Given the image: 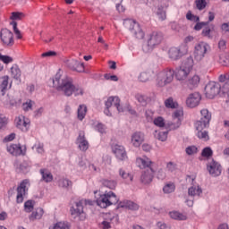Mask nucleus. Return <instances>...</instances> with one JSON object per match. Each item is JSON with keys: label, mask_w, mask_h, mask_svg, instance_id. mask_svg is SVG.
<instances>
[{"label": "nucleus", "mask_w": 229, "mask_h": 229, "mask_svg": "<svg viewBox=\"0 0 229 229\" xmlns=\"http://www.w3.org/2000/svg\"><path fill=\"white\" fill-rule=\"evenodd\" d=\"M53 85L58 92H63L64 96H83V89L79 85L72 84V79L57 72L53 79Z\"/></svg>", "instance_id": "obj_1"}, {"label": "nucleus", "mask_w": 229, "mask_h": 229, "mask_svg": "<svg viewBox=\"0 0 229 229\" xmlns=\"http://www.w3.org/2000/svg\"><path fill=\"white\" fill-rule=\"evenodd\" d=\"M140 167L143 169L140 176L141 183L148 185L153 182L155 176V170H153V162L148 157L142 158L140 157L137 159Z\"/></svg>", "instance_id": "obj_2"}, {"label": "nucleus", "mask_w": 229, "mask_h": 229, "mask_svg": "<svg viewBox=\"0 0 229 229\" xmlns=\"http://www.w3.org/2000/svg\"><path fill=\"white\" fill-rule=\"evenodd\" d=\"M164 40V33L160 31H153L147 37V42L142 46V51L145 54L153 53L155 47L160 46Z\"/></svg>", "instance_id": "obj_3"}, {"label": "nucleus", "mask_w": 229, "mask_h": 229, "mask_svg": "<svg viewBox=\"0 0 229 229\" xmlns=\"http://www.w3.org/2000/svg\"><path fill=\"white\" fill-rule=\"evenodd\" d=\"M123 24L125 28L129 30L131 35L134 36L135 38H138V40H142V38H144V30H142V28L139 22L133 20H125Z\"/></svg>", "instance_id": "obj_4"}, {"label": "nucleus", "mask_w": 229, "mask_h": 229, "mask_svg": "<svg viewBox=\"0 0 229 229\" xmlns=\"http://www.w3.org/2000/svg\"><path fill=\"white\" fill-rule=\"evenodd\" d=\"M174 80V70L167 68L157 73V85L165 87Z\"/></svg>", "instance_id": "obj_5"}, {"label": "nucleus", "mask_w": 229, "mask_h": 229, "mask_svg": "<svg viewBox=\"0 0 229 229\" xmlns=\"http://www.w3.org/2000/svg\"><path fill=\"white\" fill-rule=\"evenodd\" d=\"M119 202V199L115 196V193L109 191L101 195L98 199H97V204L100 208H106L110 205H116Z\"/></svg>", "instance_id": "obj_6"}, {"label": "nucleus", "mask_w": 229, "mask_h": 229, "mask_svg": "<svg viewBox=\"0 0 229 229\" xmlns=\"http://www.w3.org/2000/svg\"><path fill=\"white\" fill-rule=\"evenodd\" d=\"M225 84H221L216 81L208 82L205 87V94L208 99H214L216 96L219 95V92H223V87Z\"/></svg>", "instance_id": "obj_7"}, {"label": "nucleus", "mask_w": 229, "mask_h": 229, "mask_svg": "<svg viewBox=\"0 0 229 229\" xmlns=\"http://www.w3.org/2000/svg\"><path fill=\"white\" fill-rule=\"evenodd\" d=\"M212 119V114L208 109L200 110V119L195 123L196 130H205L210 126V121Z\"/></svg>", "instance_id": "obj_8"}, {"label": "nucleus", "mask_w": 229, "mask_h": 229, "mask_svg": "<svg viewBox=\"0 0 229 229\" xmlns=\"http://www.w3.org/2000/svg\"><path fill=\"white\" fill-rule=\"evenodd\" d=\"M11 21V26H13V30L14 31V34L16 35L17 38H22V34H21V30L17 28V21H22L23 19H26V14L21 12H13L10 16Z\"/></svg>", "instance_id": "obj_9"}, {"label": "nucleus", "mask_w": 229, "mask_h": 229, "mask_svg": "<svg viewBox=\"0 0 229 229\" xmlns=\"http://www.w3.org/2000/svg\"><path fill=\"white\" fill-rule=\"evenodd\" d=\"M0 38L3 46L5 47H12L13 44H15V41L13 39V32H12L8 29H3L0 31Z\"/></svg>", "instance_id": "obj_10"}, {"label": "nucleus", "mask_w": 229, "mask_h": 229, "mask_svg": "<svg viewBox=\"0 0 229 229\" xmlns=\"http://www.w3.org/2000/svg\"><path fill=\"white\" fill-rule=\"evenodd\" d=\"M30 188V180H23L17 188V197L16 202L22 203L24 201V196H26V192H28V189Z\"/></svg>", "instance_id": "obj_11"}, {"label": "nucleus", "mask_w": 229, "mask_h": 229, "mask_svg": "<svg viewBox=\"0 0 229 229\" xmlns=\"http://www.w3.org/2000/svg\"><path fill=\"white\" fill-rule=\"evenodd\" d=\"M207 51H208V45L205 42H200L195 46L194 50V58L197 62H201L203 58H205V55H207Z\"/></svg>", "instance_id": "obj_12"}, {"label": "nucleus", "mask_w": 229, "mask_h": 229, "mask_svg": "<svg viewBox=\"0 0 229 229\" xmlns=\"http://www.w3.org/2000/svg\"><path fill=\"white\" fill-rule=\"evenodd\" d=\"M207 169L209 174L216 178L221 176L223 166H221V164L217 163L216 160L211 159L207 165Z\"/></svg>", "instance_id": "obj_13"}, {"label": "nucleus", "mask_w": 229, "mask_h": 229, "mask_svg": "<svg viewBox=\"0 0 229 229\" xmlns=\"http://www.w3.org/2000/svg\"><path fill=\"white\" fill-rule=\"evenodd\" d=\"M187 51V46H181L179 47H173L168 51L169 58H171V60H180L183 55H186Z\"/></svg>", "instance_id": "obj_14"}, {"label": "nucleus", "mask_w": 229, "mask_h": 229, "mask_svg": "<svg viewBox=\"0 0 229 229\" xmlns=\"http://www.w3.org/2000/svg\"><path fill=\"white\" fill-rule=\"evenodd\" d=\"M64 64L68 69L71 71H74L75 72H84L85 66L83 64L80 63V61L76 59H67L64 61Z\"/></svg>", "instance_id": "obj_15"}, {"label": "nucleus", "mask_w": 229, "mask_h": 229, "mask_svg": "<svg viewBox=\"0 0 229 229\" xmlns=\"http://www.w3.org/2000/svg\"><path fill=\"white\" fill-rule=\"evenodd\" d=\"M183 115V111L176 110L173 114V122L168 123L170 130H178L182 125V117Z\"/></svg>", "instance_id": "obj_16"}, {"label": "nucleus", "mask_w": 229, "mask_h": 229, "mask_svg": "<svg viewBox=\"0 0 229 229\" xmlns=\"http://www.w3.org/2000/svg\"><path fill=\"white\" fill-rule=\"evenodd\" d=\"M16 128L21 131H28L30 130V119L23 115H20L15 119Z\"/></svg>", "instance_id": "obj_17"}, {"label": "nucleus", "mask_w": 229, "mask_h": 229, "mask_svg": "<svg viewBox=\"0 0 229 229\" xmlns=\"http://www.w3.org/2000/svg\"><path fill=\"white\" fill-rule=\"evenodd\" d=\"M199 101H201V95L198 92L191 93L186 99V105L189 108H196L199 105Z\"/></svg>", "instance_id": "obj_18"}, {"label": "nucleus", "mask_w": 229, "mask_h": 229, "mask_svg": "<svg viewBox=\"0 0 229 229\" xmlns=\"http://www.w3.org/2000/svg\"><path fill=\"white\" fill-rule=\"evenodd\" d=\"M113 153L115 155L118 160L123 161L128 159V154L126 153V148H124V147L122 145H119V144L114 145Z\"/></svg>", "instance_id": "obj_19"}, {"label": "nucleus", "mask_w": 229, "mask_h": 229, "mask_svg": "<svg viewBox=\"0 0 229 229\" xmlns=\"http://www.w3.org/2000/svg\"><path fill=\"white\" fill-rule=\"evenodd\" d=\"M88 203L90 205V201H87L85 199H81L79 202H76L75 205L72 207V216H75V217L81 216V214H83V206L87 205Z\"/></svg>", "instance_id": "obj_20"}, {"label": "nucleus", "mask_w": 229, "mask_h": 229, "mask_svg": "<svg viewBox=\"0 0 229 229\" xmlns=\"http://www.w3.org/2000/svg\"><path fill=\"white\" fill-rule=\"evenodd\" d=\"M7 151L14 157H19L20 155H26V147L22 148L21 145L12 144L7 147Z\"/></svg>", "instance_id": "obj_21"}, {"label": "nucleus", "mask_w": 229, "mask_h": 229, "mask_svg": "<svg viewBox=\"0 0 229 229\" xmlns=\"http://www.w3.org/2000/svg\"><path fill=\"white\" fill-rule=\"evenodd\" d=\"M77 144L81 151H87L89 149V141L85 138V131H81L77 138Z\"/></svg>", "instance_id": "obj_22"}, {"label": "nucleus", "mask_w": 229, "mask_h": 229, "mask_svg": "<svg viewBox=\"0 0 229 229\" xmlns=\"http://www.w3.org/2000/svg\"><path fill=\"white\" fill-rule=\"evenodd\" d=\"M131 142L134 148H140V146L144 142V133L140 131H136L131 135Z\"/></svg>", "instance_id": "obj_23"}, {"label": "nucleus", "mask_w": 229, "mask_h": 229, "mask_svg": "<svg viewBox=\"0 0 229 229\" xmlns=\"http://www.w3.org/2000/svg\"><path fill=\"white\" fill-rule=\"evenodd\" d=\"M115 106L118 112H123V108L121 107V99L118 97H109L107 101H106V107L110 108V106Z\"/></svg>", "instance_id": "obj_24"}, {"label": "nucleus", "mask_w": 229, "mask_h": 229, "mask_svg": "<svg viewBox=\"0 0 229 229\" xmlns=\"http://www.w3.org/2000/svg\"><path fill=\"white\" fill-rule=\"evenodd\" d=\"M119 208H128L129 210H139V205L131 200H123L118 204Z\"/></svg>", "instance_id": "obj_25"}, {"label": "nucleus", "mask_w": 229, "mask_h": 229, "mask_svg": "<svg viewBox=\"0 0 229 229\" xmlns=\"http://www.w3.org/2000/svg\"><path fill=\"white\" fill-rule=\"evenodd\" d=\"M8 80H10V77L7 75L0 77V98L4 96L8 90Z\"/></svg>", "instance_id": "obj_26"}, {"label": "nucleus", "mask_w": 229, "mask_h": 229, "mask_svg": "<svg viewBox=\"0 0 229 229\" xmlns=\"http://www.w3.org/2000/svg\"><path fill=\"white\" fill-rule=\"evenodd\" d=\"M190 73L191 72H189V70H186L185 68H182V66H181L175 71V78L179 81H182V80H185Z\"/></svg>", "instance_id": "obj_27"}, {"label": "nucleus", "mask_w": 229, "mask_h": 229, "mask_svg": "<svg viewBox=\"0 0 229 229\" xmlns=\"http://www.w3.org/2000/svg\"><path fill=\"white\" fill-rule=\"evenodd\" d=\"M200 78L199 75H193L188 79L186 81L188 88L192 90L199 85Z\"/></svg>", "instance_id": "obj_28"}, {"label": "nucleus", "mask_w": 229, "mask_h": 229, "mask_svg": "<svg viewBox=\"0 0 229 229\" xmlns=\"http://www.w3.org/2000/svg\"><path fill=\"white\" fill-rule=\"evenodd\" d=\"M135 99L138 101V103H140L141 106H147L148 103L151 101V98L140 93L136 94Z\"/></svg>", "instance_id": "obj_29"}, {"label": "nucleus", "mask_w": 229, "mask_h": 229, "mask_svg": "<svg viewBox=\"0 0 229 229\" xmlns=\"http://www.w3.org/2000/svg\"><path fill=\"white\" fill-rule=\"evenodd\" d=\"M181 67L191 72L194 67V59L190 55L182 64Z\"/></svg>", "instance_id": "obj_30"}, {"label": "nucleus", "mask_w": 229, "mask_h": 229, "mask_svg": "<svg viewBox=\"0 0 229 229\" xmlns=\"http://www.w3.org/2000/svg\"><path fill=\"white\" fill-rule=\"evenodd\" d=\"M44 216V209L42 208H36L29 216L30 221H36V219H42Z\"/></svg>", "instance_id": "obj_31"}, {"label": "nucleus", "mask_w": 229, "mask_h": 229, "mask_svg": "<svg viewBox=\"0 0 229 229\" xmlns=\"http://www.w3.org/2000/svg\"><path fill=\"white\" fill-rule=\"evenodd\" d=\"M41 175H42V181L46 182V183H49L53 182V174L49 170L41 169L40 170Z\"/></svg>", "instance_id": "obj_32"}, {"label": "nucleus", "mask_w": 229, "mask_h": 229, "mask_svg": "<svg viewBox=\"0 0 229 229\" xmlns=\"http://www.w3.org/2000/svg\"><path fill=\"white\" fill-rule=\"evenodd\" d=\"M203 193V190H201V187L199 186H191L188 190L189 196L194 197V196H201Z\"/></svg>", "instance_id": "obj_33"}, {"label": "nucleus", "mask_w": 229, "mask_h": 229, "mask_svg": "<svg viewBox=\"0 0 229 229\" xmlns=\"http://www.w3.org/2000/svg\"><path fill=\"white\" fill-rule=\"evenodd\" d=\"M21 69L18 65L14 64L11 67V76L14 80H21Z\"/></svg>", "instance_id": "obj_34"}, {"label": "nucleus", "mask_w": 229, "mask_h": 229, "mask_svg": "<svg viewBox=\"0 0 229 229\" xmlns=\"http://www.w3.org/2000/svg\"><path fill=\"white\" fill-rule=\"evenodd\" d=\"M169 131H155L154 137L155 139H157V140H160L161 142H165L167 140V135Z\"/></svg>", "instance_id": "obj_35"}, {"label": "nucleus", "mask_w": 229, "mask_h": 229, "mask_svg": "<svg viewBox=\"0 0 229 229\" xmlns=\"http://www.w3.org/2000/svg\"><path fill=\"white\" fill-rule=\"evenodd\" d=\"M169 216L172 219H175L176 221H185V219H187V216L178 211H172L169 213Z\"/></svg>", "instance_id": "obj_36"}, {"label": "nucleus", "mask_w": 229, "mask_h": 229, "mask_svg": "<svg viewBox=\"0 0 229 229\" xmlns=\"http://www.w3.org/2000/svg\"><path fill=\"white\" fill-rule=\"evenodd\" d=\"M119 174L121 178H123V180H125V182H127V183L133 182V175H131L130 173H126V171L120 169Z\"/></svg>", "instance_id": "obj_37"}, {"label": "nucleus", "mask_w": 229, "mask_h": 229, "mask_svg": "<svg viewBox=\"0 0 229 229\" xmlns=\"http://www.w3.org/2000/svg\"><path fill=\"white\" fill-rule=\"evenodd\" d=\"M85 115H87V106L81 105L78 108V119L80 121H83L85 119Z\"/></svg>", "instance_id": "obj_38"}, {"label": "nucleus", "mask_w": 229, "mask_h": 229, "mask_svg": "<svg viewBox=\"0 0 229 229\" xmlns=\"http://www.w3.org/2000/svg\"><path fill=\"white\" fill-rule=\"evenodd\" d=\"M102 185H104V187H106L107 189H111L112 191H114V189L117 187V182H115V181L105 179L102 181Z\"/></svg>", "instance_id": "obj_39"}, {"label": "nucleus", "mask_w": 229, "mask_h": 229, "mask_svg": "<svg viewBox=\"0 0 229 229\" xmlns=\"http://www.w3.org/2000/svg\"><path fill=\"white\" fill-rule=\"evenodd\" d=\"M59 187H62L63 189H67L68 187H72V182L69 181V179L61 178L58 181Z\"/></svg>", "instance_id": "obj_40"}, {"label": "nucleus", "mask_w": 229, "mask_h": 229, "mask_svg": "<svg viewBox=\"0 0 229 229\" xmlns=\"http://www.w3.org/2000/svg\"><path fill=\"white\" fill-rule=\"evenodd\" d=\"M197 137H199L201 140H204V142H207L210 139L208 136V131H203V130H197Z\"/></svg>", "instance_id": "obj_41"}, {"label": "nucleus", "mask_w": 229, "mask_h": 229, "mask_svg": "<svg viewBox=\"0 0 229 229\" xmlns=\"http://www.w3.org/2000/svg\"><path fill=\"white\" fill-rule=\"evenodd\" d=\"M176 189V186L173 182L166 183L164 188L163 191L165 194H171L174 190Z\"/></svg>", "instance_id": "obj_42"}, {"label": "nucleus", "mask_w": 229, "mask_h": 229, "mask_svg": "<svg viewBox=\"0 0 229 229\" xmlns=\"http://www.w3.org/2000/svg\"><path fill=\"white\" fill-rule=\"evenodd\" d=\"M165 106H166V108H178V103L174 102L173 98H169L165 100Z\"/></svg>", "instance_id": "obj_43"}, {"label": "nucleus", "mask_w": 229, "mask_h": 229, "mask_svg": "<svg viewBox=\"0 0 229 229\" xmlns=\"http://www.w3.org/2000/svg\"><path fill=\"white\" fill-rule=\"evenodd\" d=\"M150 78H151V72H142L140 74L139 80L140 81L146 82V81H149Z\"/></svg>", "instance_id": "obj_44"}, {"label": "nucleus", "mask_w": 229, "mask_h": 229, "mask_svg": "<svg viewBox=\"0 0 229 229\" xmlns=\"http://www.w3.org/2000/svg\"><path fill=\"white\" fill-rule=\"evenodd\" d=\"M71 225L67 222H58L55 225L53 229H70Z\"/></svg>", "instance_id": "obj_45"}, {"label": "nucleus", "mask_w": 229, "mask_h": 229, "mask_svg": "<svg viewBox=\"0 0 229 229\" xmlns=\"http://www.w3.org/2000/svg\"><path fill=\"white\" fill-rule=\"evenodd\" d=\"M33 207H35V201L28 200L24 204L25 212H31L33 210Z\"/></svg>", "instance_id": "obj_46"}, {"label": "nucleus", "mask_w": 229, "mask_h": 229, "mask_svg": "<svg viewBox=\"0 0 229 229\" xmlns=\"http://www.w3.org/2000/svg\"><path fill=\"white\" fill-rule=\"evenodd\" d=\"M186 19L188 21H191L192 22H199V16H196L192 14L191 11H189L186 14Z\"/></svg>", "instance_id": "obj_47"}, {"label": "nucleus", "mask_w": 229, "mask_h": 229, "mask_svg": "<svg viewBox=\"0 0 229 229\" xmlns=\"http://www.w3.org/2000/svg\"><path fill=\"white\" fill-rule=\"evenodd\" d=\"M195 4L198 10H205L207 8V1L206 0H196Z\"/></svg>", "instance_id": "obj_48"}, {"label": "nucleus", "mask_w": 229, "mask_h": 229, "mask_svg": "<svg viewBox=\"0 0 229 229\" xmlns=\"http://www.w3.org/2000/svg\"><path fill=\"white\" fill-rule=\"evenodd\" d=\"M154 124L156 126H158L159 128H164L165 126V122H164V118L161 116H158L153 121Z\"/></svg>", "instance_id": "obj_49"}, {"label": "nucleus", "mask_w": 229, "mask_h": 229, "mask_svg": "<svg viewBox=\"0 0 229 229\" xmlns=\"http://www.w3.org/2000/svg\"><path fill=\"white\" fill-rule=\"evenodd\" d=\"M185 152L190 156L196 155V153H198V148L196 146L187 147Z\"/></svg>", "instance_id": "obj_50"}, {"label": "nucleus", "mask_w": 229, "mask_h": 229, "mask_svg": "<svg viewBox=\"0 0 229 229\" xmlns=\"http://www.w3.org/2000/svg\"><path fill=\"white\" fill-rule=\"evenodd\" d=\"M0 60L8 64H12V62H13V57L12 56H9V55H3L0 54Z\"/></svg>", "instance_id": "obj_51"}, {"label": "nucleus", "mask_w": 229, "mask_h": 229, "mask_svg": "<svg viewBox=\"0 0 229 229\" xmlns=\"http://www.w3.org/2000/svg\"><path fill=\"white\" fill-rule=\"evenodd\" d=\"M32 107H33V101H31V100H29L26 103H23V105H22V108L25 112L31 110Z\"/></svg>", "instance_id": "obj_52"}, {"label": "nucleus", "mask_w": 229, "mask_h": 229, "mask_svg": "<svg viewBox=\"0 0 229 229\" xmlns=\"http://www.w3.org/2000/svg\"><path fill=\"white\" fill-rule=\"evenodd\" d=\"M170 27L173 31H175V33H180V30H182V27L180 26V24L174 21L170 23Z\"/></svg>", "instance_id": "obj_53"}, {"label": "nucleus", "mask_w": 229, "mask_h": 229, "mask_svg": "<svg viewBox=\"0 0 229 229\" xmlns=\"http://www.w3.org/2000/svg\"><path fill=\"white\" fill-rule=\"evenodd\" d=\"M218 62H219V64H221V65H228L229 64V59L226 58V56H225V55H219Z\"/></svg>", "instance_id": "obj_54"}, {"label": "nucleus", "mask_w": 229, "mask_h": 229, "mask_svg": "<svg viewBox=\"0 0 229 229\" xmlns=\"http://www.w3.org/2000/svg\"><path fill=\"white\" fill-rule=\"evenodd\" d=\"M212 154H213L212 148H208V147L205 148L202 150V153H201L202 157H212Z\"/></svg>", "instance_id": "obj_55"}, {"label": "nucleus", "mask_w": 229, "mask_h": 229, "mask_svg": "<svg viewBox=\"0 0 229 229\" xmlns=\"http://www.w3.org/2000/svg\"><path fill=\"white\" fill-rule=\"evenodd\" d=\"M166 169L167 171H169L170 173H174V171H176V164L173 163V162H168L166 164Z\"/></svg>", "instance_id": "obj_56"}, {"label": "nucleus", "mask_w": 229, "mask_h": 229, "mask_svg": "<svg viewBox=\"0 0 229 229\" xmlns=\"http://www.w3.org/2000/svg\"><path fill=\"white\" fill-rule=\"evenodd\" d=\"M6 124H8V119L0 114V130H3Z\"/></svg>", "instance_id": "obj_57"}, {"label": "nucleus", "mask_w": 229, "mask_h": 229, "mask_svg": "<svg viewBox=\"0 0 229 229\" xmlns=\"http://www.w3.org/2000/svg\"><path fill=\"white\" fill-rule=\"evenodd\" d=\"M42 58H51L53 56H56V52L55 51H48L45 52L41 55Z\"/></svg>", "instance_id": "obj_58"}, {"label": "nucleus", "mask_w": 229, "mask_h": 229, "mask_svg": "<svg viewBox=\"0 0 229 229\" xmlns=\"http://www.w3.org/2000/svg\"><path fill=\"white\" fill-rule=\"evenodd\" d=\"M37 149V152L39 153L40 155H42V153H44V144L42 143H38V145H35L32 149Z\"/></svg>", "instance_id": "obj_59"}, {"label": "nucleus", "mask_w": 229, "mask_h": 229, "mask_svg": "<svg viewBox=\"0 0 229 229\" xmlns=\"http://www.w3.org/2000/svg\"><path fill=\"white\" fill-rule=\"evenodd\" d=\"M104 78L106 80H110L111 81H119V78L116 75H110L108 73H106L104 75Z\"/></svg>", "instance_id": "obj_60"}, {"label": "nucleus", "mask_w": 229, "mask_h": 229, "mask_svg": "<svg viewBox=\"0 0 229 229\" xmlns=\"http://www.w3.org/2000/svg\"><path fill=\"white\" fill-rule=\"evenodd\" d=\"M95 128L99 133H106V128L102 123L97 124Z\"/></svg>", "instance_id": "obj_61"}, {"label": "nucleus", "mask_w": 229, "mask_h": 229, "mask_svg": "<svg viewBox=\"0 0 229 229\" xmlns=\"http://www.w3.org/2000/svg\"><path fill=\"white\" fill-rule=\"evenodd\" d=\"M208 21L206 22H198L195 27L194 30H196V31H199V30H201L203 28V26H208Z\"/></svg>", "instance_id": "obj_62"}, {"label": "nucleus", "mask_w": 229, "mask_h": 229, "mask_svg": "<svg viewBox=\"0 0 229 229\" xmlns=\"http://www.w3.org/2000/svg\"><path fill=\"white\" fill-rule=\"evenodd\" d=\"M157 229H171V226L167 225V224L164 222H157Z\"/></svg>", "instance_id": "obj_63"}, {"label": "nucleus", "mask_w": 229, "mask_h": 229, "mask_svg": "<svg viewBox=\"0 0 229 229\" xmlns=\"http://www.w3.org/2000/svg\"><path fill=\"white\" fill-rule=\"evenodd\" d=\"M157 178L158 180H165V172L164 169H159L157 171Z\"/></svg>", "instance_id": "obj_64"}]
</instances>
